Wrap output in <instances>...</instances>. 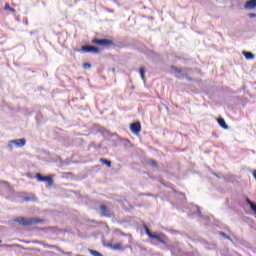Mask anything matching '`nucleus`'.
Here are the masks:
<instances>
[{"label": "nucleus", "instance_id": "1", "mask_svg": "<svg viewBox=\"0 0 256 256\" xmlns=\"http://www.w3.org/2000/svg\"><path fill=\"white\" fill-rule=\"evenodd\" d=\"M15 223H19V225H22L23 227H29V225H39V223H43V219L41 218H27L19 216L14 219Z\"/></svg>", "mask_w": 256, "mask_h": 256}, {"label": "nucleus", "instance_id": "2", "mask_svg": "<svg viewBox=\"0 0 256 256\" xmlns=\"http://www.w3.org/2000/svg\"><path fill=\"white\" fill-rule=\"evenodd\" d=\"M144 229H145L146 235H148L150 239H153L154 241H157V243H161L162 245H167V236H165V234L153 233L151 232V230H149V227L145 224H144Z\"/></svg>", "mask_w": 256, "mask_h": 256}, {"label": "nucleus", "instance_id": "3", "mask_svg": "<svg viewBox=\"0 0 256 256\" xmlns=\"http://www.w3.org/2000/svg\"><path fill=\"white\" fill-rule=\"evenodd\" d=\"M170 251H171L172 255H174V256H186L187 255V251H185V246L183 245V243H180V242H174L170 246Z\"/></svg>", "mask_w": 256, "mask_h": 256}, {"label": "nucleus", "instance_id": "4", "mask_svg": "<svg viewBox=\"0 0 256 256\" xmlns=\"http://www.w3.org/2000/svg\"><path fill=\"white\" fill-rule=\"evenodd\" d=\"M171 71H173V73H175V77L177 79H185V77H187V72L191 71V69H189V68H179L177 66L172 65L171 66Z\"/></svg>", "mask_w": 256, "mask_h": 256}, {"label": "nucleus", "instance_id": "5", "mask_svg": "<svg viewBox=\"0 0 256 256\" xmlns=\"http://www.w3.org/2000/svg\"><path fill=\"white\" fill-rule=\"evenodd\" d=\"M92 43L94 45H100V47H113V46H115V42H113V40H109V39L94 38V39H92Z\"/></svg>", "mask_w": 256, "mask_h": 256}, {"label": "nucleus", "instance_id": "6", "mask_svg": "<svg viewBox=\"0 0 256 256\" xmlns=\"http://www.w3.org/2000/svg\"><path fill=\"white\" fill-rule=\"evenodd\" d=\"M36 179L40 183H48L49 187L53 186V183H55V181L53 180V177H51V176H42L41 173L36 174Z\"/></svg>", "mask_w": 256, "mask_h": 256}, {"label": "nucleus", "instance_id": "7", "mask_svg": "<svg viewBox=\"0 0 256 256\" xmlns=\"http://www.w3.org/2000/svg\"><path fill=\"white\" fill-rule=\"evenodd\" d=\"M81 51H83V53H93L94 55H97L98 53H100L99 47L91 46V45L82 46Z\"/></svg>", "mask_w": 256, "mask_h": 256}, {"label": "nucleus", "instance_id": "8", "mask_svg": "<svg viewBox=\"0 0 256 256\" xmlns=\"http://www.w3.org/2000/svg\"><path fill=\"white\" fill-rule=\"evenodd\" d=\"M130 131L134 135H139L141 133V122L137 121V122L131 123L130 124Z\"/></svg>", "mask_w": 256, "mask_h": 256}, {"label": "nucleus", "instance_id": "9", "mask_svg": "<svg viewBox=\"0 0 256 256\" xmlns=\"http://www.w3.org/2000/svg\"><path fill=\"white\" fill-rule=\"evenodd\" d=\"M99 209L102 217H113V214L107 205H100Z\"/></svg>", "mask_w": 256, "mask_h": 256}, {"label": "nucleus", "instance_id": "10", "mask_svg": "<svg viewBox=\"0 0 256 256\" xmlns=\"http://www.w3.org/2000/svg\"><path fill=\"white\" fill-rule=\"evenodd\" d=\"M11 143L16 145V147H25L27 140L25 138L15 139V140H11Z\"/></svg>", "mask_w": 256, "mask_h": 256}, {"label": "nucleus", "instance_id": "11", "mask_svg": "<svg viewBox=\"0 0 256 256\" xmlns=\"http://www.w3.org/2000/svg\"><path fill=\"white\" fill-rule=\"evenodd\" d=\"M98 131L99 133L104 135V137H115V135H117V134H111V132L107 130L105 127H100Z\"/></svg>", "mask_w": 256, "mask_h": 256}, {"label": "nucleus", "instance_id": "12", "mask_svg": "<svg viewBox=\"0 0 256 256\" xmlns=\"http://www.w3.org/2000/svg\"><path fill=\"white\" fill-rule=\"evenodd\" d=\"M255 7H256V0H248L244 5V9H255Z\"/></svg>", "mask_w": 256, "mask_h": 256}, {"label": "nucleus", "instance_id": "13", "mask_svg": "<svg viewBox=\"0 0 256 256\" xmlns=\"http://www.w3.org/2000/svg\"><path fill=\"white\" fill-rule=\"evenodd\" d=\"M218 125H220L222 129H229V125H227V122H225L223 118H218Z\"/></svg>", "mask_w": 256, "mask_h": 256}, {"label": "nucleus", "instance_id": "14", "mask_svg": "<svg viewBox=\"0 0 256 256\" xmlns=\"http://www.w3.org/2000/svg\"><path fill=\"white\" fill-rule=\"evenodd\" d=\"M242 54L244 55L245 59H255V54H253L252 52L243 51Z\"/></svg>", "mask_w": 256, "mask_h": 256}, {"label": "nucleus", "instance_id": "15", "mask_svg": "<svg viewBox=\"0 0 256 256\" xmlns=\"http://www.w3.org/2000/svg\"><path fill=\"white\" fill-rule=\"evenodd\" d=\"M196 212L198 217H200L201 219H204L205 221L209 220V216H203V214L201 213V208H199V206H196Z\"/></svg>", "mask_w": 256, "mask_h": 256}, {"label": "nucleus", "instance_id": "16", "mask_svg": "<svg viewBox=\"0 0 256 256\" xmlns=\"http://www.w3.org/2000/svg\"><path fill=\"white\" fill-rule=\"evenodd\" d=\"M112 249L113 251H125V248L123 245H121V243L113 244Z\"/></svg>", "mask_w": 256, "mask_h": 256}, {"label": "nucleus", "instance_id": "17", "mask_svg": "<svg viewBox=\"0 0 256 256\" xmlns=\"http://www.w3.org/2000/svg\"><path fill=\"white\" fill-rule=\"evenodd\" d=\"M4 11H10V13H16L15 8H12L11 5H9V3L5 4Z\"/></svg>", "mask_w": 256, "mask_h": 256}, {"label": "nucleus", "instance_id": "18", "mask_svg": "<svg viewBox=\"0 0 256 256\" xmlns=\"http://www.w3.org/2000/svg\"><path fill=\"white\" fill-rule=\"evenodd\" d=\"M100 163H103V165H106L109 168H111V165H112L111 161L105 158H101Z\"/></svg>", "mask_w": 256, "mask_h": 256}, {"label": "nucleus", "instance_id": "19", "mask_svg": "<svg viewBox=\"0 0 256 256\" xmlns=\"http://www.w3.org/2000/svg\"><path fill=\"white\" fill-rule=\"evenodd\" d=\"M115 233H119L120 235H122V237H130L131 234H127L119 229H115Z\"/></svg>", "mask_w": 256, "mask_h": 256}, {"label": "nucleus", "instance_id": "20", "mask_svg": "<svg viewBox=\"0 0 256 256\" xmlns=\"http://www.w3.org/2000/svg\"><path fill=\"white\" fill-rule=\"evenodd\" d=\"M139 73H140L141 79L145 81V68L141 67L139 69Z\"/></svg>", "mask_w": 256, "mask_h": 256}, {"label": "nucleus", "instance_id": "21", "mask_svg": "<svg viewBox=\"0 0 256 256\" xmlns=\"http://www.w3.org/2000/svg\"><path fill=\"white\" fill-rule=\"evenodd\" d=\"M220 235L224 237V239H228L229 241H231V237L227 235L225 232H220Z\"/></svg>", "mask_w": 256, "mask_h": 256}, {"label": "nucleus", "instance_id": "22", "mask_svg": "<svg viewBox=\"0 0 256 256\" xmlns=\"http://www.w3.org/2000/svg\"><path fill=\"white\" fill-rule=\"evenodd\" d=\"M84 69H91V63L86 62L83 64Z\"/></svg>", "mask_w": 256, "mask_h": 256}, {"label": "nucleus", "instance_id": "23", "mask_svg": "<svg viewBox=\"0 0 256 256\" xmlns=\"http://www.w3.org/2000/svg\"><path fill=\"white\" fill-rule=\"evenodd\" d=\"M149 163H150V165L152 166V167H157V161H155V160H150L149 161Z\"/></svg>", "mask_w": 256, "mask_h": 256}, {"label": "nucleus", "instance_id": "24", "mask_svg": "<svg viewBox=\"0 0 256 256\" xmlns=\"http://www.w3.org/2000/svg\"><path fill=\"white\" fill-rule=\"evenodd\" d=\"M44 247H48V249H55L57 246L46 244Z\"/></svg>", "mask_w": 256, "mask_h": 256}, {"label": "nucleus", "instance_id": "25", "mask_svg": "<svg viewBox=\"0 0 256 256\" xmlns=\"http://www.w3.org/2000/svg\"><path fill=\"white\" fill-rule=\"evenodd\" d=\"M248 17H250V19H255L256 14L255 13H250V14H248Z\"/></svg>", "mask_w": 256, "mask_h": 256}, {"label": "nucleus", "instance_id": "26", "mask_svg": "<svg viewBox=\"0 0 256 256\" xmlns=\"http://www.w3.org/2000/svg\"><path fill=\"white\" fill-rule=\"evenodd\" d=\"M140 195H144L146 197H153V194L151 193H141Z\"/></svg>", "mask_w": 256, "mask_h": 256}, {"label": "nucleus", "instance_id": "27", "mask_svg": "<svg viewBox=\"0 0 256 256\" xmlns=\"http://www.w3.org/2000/svg\"><path fill=\"white\" fill-rule=\"evenodd\" d=\"M13 145H15L14 143H11V140H10V142L8 143V149H13Z\"/></svg>", "mask_w": 256, "mask_h": 256}, {"label": "nucleus", "instance_id": "28", "mask_svg": "<svg viewBox=\"0 0 256 256\" xmlns=\"http://www.w3.org/2000/svg\"><path fill=\"white\" fill-rule=\"evenodd\" d=\"M106 247H109L110 249H113V243L108 242V243L106 244Z\"/></svg>", "mask_w": 256, "mask_h": 256}, {"label": "nucleus", "instance_id": "29", "mask_svg": "<svg viewBox=\"0 0 256 256\" xmlns=\"http://www.w3.org/2000/svg\"><path fill=\"white\" fill-rule=\"evenodd\" d=\"M184 79H187V81H193V78L188 77L187 74H186V77H184Z\"/></svg>", "mask_w": 256, "mask_h": 256}, {"label": "nucleus", "instance_id": "30", "mask_svg": "<svg viewBox=\"0 0 256 256\" xmlns=\"http://www.w3.org/2000/svg\"><path fill=\"white\" fill-rule=\"evenodd\" d=\"M0 247L7 248V247H11V245H9V244H2Z\"/></svg>", "mask_w": 256, "mask_h": 256}, {"label": "nucleus", "instance_id": "31", "mask_svg": "<svg viewBox=\"0 0 256 256\" xmlns=\"http://www.w3.org/2000/svg\"><path fill=\"white\" fill-rule=\"evenodd\" d=\"M91 146L94 147L95 149H97V144H95V142H93V143L91 144Z\"/></svg>", "mask_w": 256, "mask_h": 256}, {"label": "nucleus", "instance_id": "32", "mask_svg": "<svg viewBox=\"0 0 256 256\" xmlns=\"http://www.w3.org/2000/svg\"><path fill=\"white\" fill-rule=\"evenodd\" d=\"M101 147H103V144H99L96 146V149H101Z\"/></svg>", "mask_w": 256, "mask_h": 256}, {"label": "nucleus", "instance_id": "33", "mask_svg": "<svg viewBox=\"0 0 256 256\" xmlns=\"http://www.w3.org/2000/svg\"><path fill=\"white\" fill-rule=\"evenodd\" d=\"M166 231H169L170 233H177L176 230H171V229H170V230H167V229H166Z\"/></svg>", "mask_w": 256, "mask_h": 256}, {"label": "nucleus", "instance_id": "34", "mask_svg": "<svg viewBox=\"0 0 256 256\" xmlns=\"http://www.w3.org/2000/svg\"><path fill=\"white\" fill-rule=\"evenodd\" d=\"M24 200H25V201H31V198L26 197V198H24Z\"/></svg>", "mask_w": 256, "mask_h": 256}, {"label": "nucleus", "instance_id": "35", "mask_svg": "<svg viewBox=\"0 0 256 256\" xmlns=\"http://www.w3.org/2000/svg\"><path fill=\"white\" fill-rule=\"evenodd\" d=\"M212 175H215L218 179H220L219 175L212 173Z\"/></svg>", "mask_w": 256, "mask_h": 256}, {"label": "nucleus", "instance_id": "36", "mask_svg": "<svg viewBox=\"0 0 256 256\" xmlns=\"http://www.w3.org/2000/svg\"><path fill=\"white\" fill-rule=\"evenodd\" d=\"M3 183H4V185H7V186L9 185V182H5V181H4Z\"/></svg>", "mask_w": 256, "mask_h": 256}, {"label": "nucleus", "instance_id": "37", "mask_svg": "<svg viewBox=\"0 0 256 256\" xmlns=\"http://www.w3.org/2000/svg\"><path fill=\"white\" fill-rule=\"evenodd\" d=\"M180 195H183V193H180Z\"/></svg>", "mask_w": 256, "mask_h": 256}, {"label": "nucleus", "instance_id": "38", "mask_svg": "<svg viewBox=\"0 0 256 256\" xmlns=\"http://www.w3.org/2000/svg\"><path fill=\"white\" fill-rule=\"evenodd\" d=\"M26 243H29V241H26Z\"/></svg>", "mask_w": 256, "mask_h": 256}, {"label": "nucleus", "instance_id": "39", "mask_svg": "<svg viewBox=\"0 0 256 256\" xmlns=\"http://www.w3.org/2000/svg\"><path fill=\"white\" fill-rule=\"evenodd\" d=\"M0 243H1V239H0Z\"/></svg>", "mask_w": 256, "mask_h": 256}]
</instances>
